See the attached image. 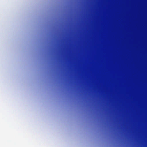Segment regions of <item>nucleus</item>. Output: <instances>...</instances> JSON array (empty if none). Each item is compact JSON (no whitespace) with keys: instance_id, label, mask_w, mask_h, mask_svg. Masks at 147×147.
<instances>
[{"instance_id":"nucleus-2","label":"nucleus","mask_w":147,"mask_h":147,"mask_svg":"<svg viewBox=\"0 0 147 147\" xmlns=\"http://www.w3.org/2000/svg\"><path fill=\"white\" fill-rule=\"evenodd\" d=\"M120 44H121V0H120Z\"/></svg>"},{"instance_id":"nucleus-1","label":"nucleus","mask_w":147,"mask_h":147,"mask_svg":"<svg viewBox=\"0 0 147 147\" xmlns=\"http://www.w3.org/2000/svg\"><path fill=\"white\" fill-rule=\"evenodd\" d=\"M117 42H119V0H117Z\"/></svg>"}]
</instances>
